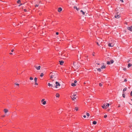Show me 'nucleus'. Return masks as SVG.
Listing matches in <instances>:
<instances>
[{"mask_svg": "<svg viewBox=\"0 0 132 132\" xmlns=\"http://www.w3.org/2000/svg\"><path fill=\"white\" fill-rule=\"evenodd\" d=\"M50 79L52 81L55 80L57 78V73L55 72H51L50 73Z\"/></svg>", "mask_w": 132, "mask_h": 132, "instance_id": "nucleus-1", "label": "nucleus"}, {"mask_svg": "<svg viewBox=\"0 0 132 132\" xmlns=\"http://www.w3.org/2000/svg\"><path fill=\"white\" fill-rule=\"evenodd\" d=\"M115 44L114 43V41L113 40H111L108 43V45L109 47H113L114 46Z\"/></svg>", "mask_w": 132, "mask_h": 132, "instance_id": "nucleus-2", "label": "nucleus"}, {"mask_svg": "<svg viewBox=\"0 0 132 132\" xmlns=\"http://www.w3.org/2000/svg\"><path fill=\"white\" fill-rule=\"evenodd\" d=\"M73 65L74 67L76 69H78L80 67L79 65L77 63H75V62H73Z\"/></svg>", "mask_w": 132, "mask_h": 132, "instance_id": "nucleus-3", "label": "nucleus"}, {"mask_svg": "<svg viewBox=\"0 0 132 132\" xmlns=\"http://www.w3.org/2000/svg\"><path fill=\"white\" fill-rule=\"evenodd\" d=\"M106 104H104L102 106V108L104 109H106L109 106V103H106Z\"/></svg>", "mask_w": 132, "mask_h": 132, "instance_id": "nucleus-4", "label": "nucleus"}, {"mask_svg": "<svg viewBox=\"0 0 132 132\" xmlns=\"http://www.w3.org/2000/svg\"><path fill=\"white\" fill-rule=\"evenodd\" d=\"M61 85L58 82L56 81L55 82V85H54V87L56 88H59V87Z\"/></svg>", "mask_w": 132, "mask_h": 132, "instance_id": "nucleus-5", "label": "nucleus"}, {"mask_svg": "<svg viewBox=\"0 0 132 132\" xmlns=\"http://www.w3.org/2000/svg\"><path fill=\"white\" fill-rule=\"evenodd\" d=\"M76 94H74L71 96L70 97L73 100L75 101L76 99V97H76Z\"/></svg>", "mask_w": 132, "mask_h": 132, "instance_id": "nucleus-6", "label": "nucleus"}, {"mask_svg": "<svg viewBox=\"0 0 132 132\" xmlns=\"http://www.w3.org/2000/svg\"><path fill=\"white\" fill-rule=\"evenodd\" d=\"M34 67L37 70H39L41 68V67L40 65L38 66L37 65H35L34 66Z\"/></svg>", "mask_w": 132, "mask_h": 132, "instance_id": "nucleus-7", "label": "nucleus"}, {"mask_svg": "<svg viewBox=\"0 0 132 132\" xmlns=\"http://www.w3.org/2000/svg\"><path fill=\"white\" fill-rule=\"evenodd\" d=\"M117 10L119 11V12H121L123 10V8L121 7L117 8Z\"/></svg>", "mask_w": 132, "mask_h": 132, "instance_id": "nucleus-8", "label": "nucleus"}, {"mask_svg": "<svg viewBox=\"0 0 132 132\" xmlns=\"http://www.w3.org/2000/svg\"><path fill=\"white\" fill-rule=\"evenodd\" d=\"M45 99H42L41 100V102L43 103V105H45L46 103V101H44Z\"/></svg>", "mask_w": 132, "mask_h": 132, "instance_id": "nucleus-9", "label": "nucleus"}, {"mask_svg": "<svg viewBox=\"0 0 132 132\" xmlns=\"http://www.w3.org/2000/svg\"><path fill=\"white\" fill-rule=\"evenodd\" d=\"M127 28L130 31H132V26H131L130 27H127Z\"/></svg>", "mask_w": 132, "mask_h": 132, "instance_id": "nucleus-10", "label": "nucleus"}, {"mask_svg": "<svg viewBox=\"0 0 132 132\" xmlns=\"http://www.w3.org/2000/svg\"><path fill=\"white\" fill-rule=\"evenodd\" d=\"M120 17V15H115V18L117 19H118Z\"/></svg>", "mask_w": 132, "mask_h": 132, "instance_id": "nucleus-11", "label": "nucleus"}, {"mask_svg": "<svg viewBox=\"0 0 132 132\" xmlns=\"http://www.w3.org/2000/svg\"><path fill=\"white\" fill-rule=\"evenodd\" d=\"M59 62H60V64L61 65H63L64 63V61H59Z\"/></svg>", "mask_w": 132, "mask_h": 132, "instance_id": "nucleus-12", "label": "nucleus"}, {"mask_svg": "<svg viewBox=\"0 0 132 132\" xmlns=\"http://www.w3.org/2000/svg\"><path fill=\"white\" fill-rule=\"evenodd\" d=\"M48 85L50 87L51 86L52 87H54V85L52 84H51L50 83H48Z\"/></svg>", "mask_w": 132, "mask_h": 132, "instance_id": "nucleus-13", "label": "nucleus"}, {"mask_svg": "<svg viewBox=\"0 0 132 132\" xmlns=\"http://www.w3.org/2000/svg\"><path fill=\"white\" fill-rule=\"evenodd\" d=\"M62 8L61 7H59L58 9V11L59 12H60L61 11H62Z\"/></svg>", "mask_w": 132, "mask_h": 132, "instance_id": "nucleus-14", "label": "nucleus"}, {"mask_svg": "<svg viewBox=\"0 0 132 132\" xmlns=\"http://www.w3.org/2000/svg\"><path fill=\"white\" fill-rule=\"evenodd\" d=\"M4 112L6 113L8 112V110L7 109H4Z\"/></svg>", "mask_w": 132, "mask_h": 132, "instance_id": "nucleus-15", "label": "nucleus"}, {"mask_svg": "<svg viewBox=\"0 0 132 132\" xmlns=\"http://www.w3.org/2000/svg\"><path fill=\"white\" fill-rule=\"evenodd\" d=\"M98 41H99V43H100L101 45H102V42L101 40V39H100L98 40Z\"/></svg>", "mask_w": 132, "mask_h": 132, "instance_id": "nucleus-16", "label": "nucleus"}, {"mask_svg": "<svg viewBox=\"0 0 132 132\" xmlns=\"http://www.w3.org/2000/svg\"><path fill=\"white\" fill-rule=\"evenodd\" d=\"M80 12H81L82 13V14L83 15H84L85 14V12H84L82 11V10H81L80 11Z\"/></svg>", "mask_w": 132, "mask_h": 132, "instance_id": "nucleus-17", "label": "nucleus"}, {"mask_svg": "<svg viewBox=\"0 0 132 132\" xmlns=\"http://www.w3.org/2000/svg\"><path fill=\"white\" fill-rule=\"evenodd\" d=\"M74 8L75 9H76V10L78 11L79 10V8H77V7L76 6H74Z\"/></svg>", "mask_w": 132, "mask_h": 132, "instance_id": "nucleus-18", "label": "nucleus"}, {"mask_svg": "<svg viewBox=\"0 0 132 132\" xmlns=\"http://www.w3.org/2000/svg\"><path fill=\"white\" fill-rule=\"evenodd\" d=\"M132 65V64H131V63H129L128 64V68L131 67Z\"/></svg>", "mask_w": 132, "mask_h": 132, "instance_id": "nucleus-19", "label": "nucleus"}, {"mask_svg": "<svg viewBox=\"0 0 132 132\" xmlns=\"http://www.w3.org/2000/svg\"><path fill=\"white\" fill-rule=\"evenodd\" d=\"M56 97H59L60 96V95L58 93H57L56 95Z\"/></svg>", "mask_w": 132, "mask_h": 132, "instance_id": "nucleus-20", "label": "nucleus"}, {"mask_svg": "<svg viewBox=\"0 0 132 132\" xmlns=\"http://www.w3.org/2000/svg\"><path fill=\"white\" fill-rule=\"evenodd\" d=\"M71 85L72 86H75L76 85H75V83H72L71 84Z\"/></svg>", "mask_w": 132, "mask_h": 132, "instance_id": "nucleus-21", "label": "nucleus"}, {"mask_svg": "<svg viewBox=\"0 0 132 132\" xmlns=\"http://www.w3.org/2000/svg\"><path fill=\"white\" fill-rule=\"evenodd\" d=\"M93 124L95 125L97 123V122L95 121H94L93 122Z\"/></svg>", "mask_w": 132, "mask_h": 132, "instance_id": "nucleus-22", "label": "nucleus"}, {"mask_svg": "<svg viewBox=\"0 0 132 132\" xmlns=\"http://www.w3.org/2000/svg\"><path fill=\"white\" fill-rule=\"evenodd\" d=\"M34 81L35 82H37V78L36 77H35L34 78Z\"/></svg>", "mask_w": 132, "mask_h": 132, "instance_id": "nucleus-23", "label": "nucleus"}, {"mask_svg": "<svg viewBox=\"0 0 132 132\" xmlns=\"http://www.w3.org/2000/svg\"><path fill=\"white\" fill-rule=\"evenodd\" d=\"M75 109L76 111H77L78 110V108L77 107H76L75 108Z\"/></svg>", "mask_w": 132, "mask_h": 132, "instance_id": "nucleus-24", "label": "nucleus"}, {"mask_svg": "<svg viewBox=\"0 0 132 132\" xmlns=\"http://www.w3.org/2000/svg\"><path fill=\"white\" fill-rule=\"evenodd\" d=\"M106 63L108 64H110V61H108Z\"/></svg>", "mask_w": 132, "mask_h": 132, "instance_id": "nucleus-25", "label": "nucleus"}, {"mask_svg": "<svg viewBox=\"0 0 132 132\" xmlns=\"http://www.w3.org/2000/svg\"><path fill=\"white\" fill-rule=\"evenodd\" d=\"M43 76H44V74L43 73H42L40 75V77H42Z\"/></svg>", "mask_w": 132, "mask_h": 132, "instance_id": "nucleus-26", "label": "nucleus"}, {"mask_svg": "<svg viewBox=\"0 0 132 132\" xmlns=\"http://www.w3.org/2000/svg\"><path fill=\"white\" fill-rule=\"evenodd\" d=\"M102 65H103V66H102L101 67V68L103 69V68H103V67H104V63H102Z\"/></svg>", "mask_w": 132, "mask_h": 132, "instance_id": "nucleus-27", "label": "nucleus"}, {"mask_svg": "<svg viewBox=\"0 0 132 132\" xmlns=\"http://www.w3.org/2000/svg\"><path fill=\"white\" fill-rule=\"evenodd\" d=\"M97 70L99 72L101 71V69L100 68H98L97 69Z\"/></svg>", "mask_w": 132, "mask_h": 132, "instance_id": "nucleus-28", "label": "nucleus"}, {"mask_svg": "<svg viewBox=\"0 0 132 132\" xmlns=\"http://www.w3.org/2000/svg\"><path fill=\"white\" fill-rule=\"evenodd\" d=\"M110 62H111V64H112V63H113V62H114V61H113V60H111Z\"/></svg>", "mask_w": 132, "mask_h": 132, "instance_id": "nucleus-29", "label": "nucleus"}, {"mask_svg": "<svg viewBox=\"0 0 132 132\" xmlns=\"http://www.w3.org/2000/svg\"><path fill=\"white\" fill-rule=\"evenodd\" d=\"M30 80H33V78L31 77H30Z\"/></svg>", "mask_w": 132, "mask_h": 132, "instance_id": "nucleus-30", "label": "nucleus"}, {"mask_svg": "<svg viewBox=\"0 0 132 132\" xmlns=\"http://www.w3.org/2000/svg\"><path fill=\"white\" fill-rule=\"evenodd\" d=\"M126 90H127V88H125L123 89V92H125V91H126Z\"/></svg>", "mask_w": 132, "mask_h": 132, "instance_id": "nucleus-31", "label": "nucleus"}, {"mask_svg": "<svg viewBox=\"0 0 132 132\" xmlns=\"http://www.w3.org/2000/svg\"><path fill=\"white\" fill-rule=\"evenodd\" d=\"M21 2V1L20 0H18L17 1V3H20Z\"/></svg>", "mask_w": 132, "mask_h": 132, "instance_id": "nucleus-32", "label": "nucleus"}, {"mask_svg": "<svg viewBox=\"0 0 132 132\" xmlns=\"http://www.w3.org/2000/svg\"><path fill=\"white\" fill-rule=\"evenodd\" d=\"M86 115L87 116H89L90 115L88 113H87Z\"/></svg>", "mask_w": 132, "mask_h": 132, "instance_id": "nucleus-33", "label": "nucleus"}, {"mask_svg": "<svg viewBox=\"0 0 132 132\" xmlns=\"http://www.w3.org/2000/svg\"><path fill=\"white\" fill-rule=\"evenodd\" d=\"M122 96L124 97V98H125V94H122Z\"/></svg>", "mask_w": 132, "mask_h": 132, "instance_id": "nucleus-34", "label": "nucleus"}, {"mask_svg": "<svg viewBox=\"0 0 132 132\" xmlns=\"http://www.w3.org/2000/svg\"><path fill=\"white\" fill-rule=\"evenodd\" d=\"M39 4H36L35 5V7H38L39 6Z\"/></svg>", "mask_w": 132, "mask_h": 132, "instance_id": "nucleus-35", "label": "nucleus"}, {"mask_svg": "<svg viewBox=\"0 0 132 132\" xmlns=\"http://www.w3.org/2000/svg\"><path fill=\"white\" fill-rule=\"evenodd\" d=\"M96 44H97L98 46H100V45L99 44V43H98V42H96Z\"/></svg>", "mask_w": 132, "mask_h": 132, "instance_id": "nucleus-36", "label": "nucleus"}, {"mask_svg": "<svg viewBox=\"0 0 132 132\" xmlns=\"http://www.w3.org/2000/svg\"><path fill=\"white\" fill-rule=\"evenodd\" d=\"M15 84L16 85H17V86H19V84L18 83H15Z\"/></svg>", "mask_w": 132, "mask_h": 132, "instance_id": "nucleus-37", "label": "nucleus"}, {"mask_svg": "<svg viewBox=\"0 0 132 132\" xmlns=\"http://www.w3.org/2000/svg\"><path fill=\"white\" fill-rule=\"evenodd\" d=\"M99 86H101L102 85V84L101 83H100L99 84Z\"/></svg>", "mask_w": 132, "mask_h": 132, "instance_id": "nucleus-38", "label": "nucleus"}, {"mask_svg": "<svg viewBox=\"0 0 132 132\" xmlns=\"http://www.w3.org/2000/svg\"><path fill=\"white\" fill-rule=\"evenodd\" d=\"M107 117V115L106 114H105L104 116V117L105 118H106Z\"/></svg>", "mask_w": 132, "mask_h": 132, "instance_id": "nucleus-39", "label": "nucleus"}, {"mask_svg": "<svg viewBox=\"0 0 132 132\" xmlns=\"http://www.w3.org/2000/svg\"><path fill=\"white\" fill-rule=\"evenodd\" d=\"M127 81V80L126 79H125L124 80V82H126Z\"/></svg>", "mask_w": 132, "mask_h": 132, "instance_id": "nucleus-40", "label": "nucleus"}, {"mask_svg": "<svg viewBox=\"0 0 132 132\" xmlns=\"http://www.w3.org/2000/svg\"><path fill=\"white\" fill-rule=\"evenodd\" d=\"M123 70L124 71L126 70V68H124L123 69Z\"/></svg>", "mask_w": 132, "mask_h": 132, "instance_id": "nucleus-41", "label": "nucleus"}, {"mask_svg": "<svg viewBox=\"0 0 132 132\" xmlns=\"http://www.w3.org/2000/svg\"><path fill=\"white\" fill-rule=\"evenodd\" d=\"M35 84L36 85H38V84L37 83V82H35Z\"/></svg>", "mask_w": 132, "mask_h": 132, "instance_id": "nucleus-42", "label": "nucleus"}, {"mask_svg": "<svg viewBox=\"0 0 132 132\" xmlns=\"http://www.w3.org/2000/svg\"><path fill=\"white\" fill-rule=\"evenodd\" d=\"M77 82V80H75L74 81V83H76Z\"/></svg>", "mask_w": 132, "mask_h": 132, "instance_id": "nucleus-43", "label": "nucleus"}, {"mask_svg": "<svg viewBox=\"0 0 132 132\" xmlns=\"http://www.w3.org/2000/svg\"><path fill=\"white\" fill-rule=\"evenodd\" d=\"M56 35H57L59 34V33L58 32H56Z\"/></svg>", "mask_w": 132, "mask_h": 132, "instance_id": "nucleus-44", "label": "nucleus"}, {"mask_svg": "<svg viewBox=\"0 0 132 132\" xmlns=\"http://www.w3.org/2000/svg\"><path fill=\"white\" fill-rule=\"evenodd\" d=\"M130 95L132 96V91L130 93Z\"/></svg>", "mask_w": 132, "mask_h": 132, "instance_id": "nucleus-45", "label": "nucleus"}, {"mask_svg": "<svg viewBox=\"0 0 132 132\" xmlns=\"http://www.w3.org/2000/svg\"><path fill=\"white\" fill-rule=\"evenodd\" d=\"M83 117L84 118H86V115H84L83 116Z\"/></svg>", "mask_w": 132, "mask_h": 132, "instance_id": "nucleus-46", "label": "nucleus"}, {"mask_svg": "<svg viewBox=\"0 0 132 132\" xmlns=\"http://www.w3.org/2000/svg\"><path fill=\"white\" fill-rule=\"evenodd\" d=\"M120 1L121 2H123V0H120Z\"/></svg>", "mask_w": 132, "mask_h": 132, "instance_id": "nucleus-47", "label": "nucleus"}, {"mask_svg": "<svg viewBox=\"0 0 132 132\" xmlns=\"http://www.w3.org/2000/svg\"><path fill=\"white\" fill-rule=\"evenodd\" d=\"M22 5V4H20L19 5V6H20L21 5Z\"/></svg>", "mask_w": 132, "mask_h": 132, "instance_id": "nucleus-48", "label": "nucleus"}, {"mask_svg": "<svg viewBox=\"0 0 132 132\" xmlns=\"http://www.w3.org/2000/svg\"><path fill=\"white\" fill-rule=\"evenodd\" d=\"M24 11L25 12H26L27 11V10L26 9H24Z\"/></svg>", "mask_w": 132, "mask_h": 132, "instance_id": "nucleus-49", "label": "nucleus"}, {"mask_svg": "<svg viewBox=\"0 0 132 132\" xmlns=\"http://www.w3.org/2000/svg\"><path fill=\"white\" fill-rule=\"evenodd\" d=\"M110 110V109H108L107 110V111H109Z\"/></svg>", "mask_w": 132, "mask_h": 132, "instance_id": "nucleus-50", "label": "nucleus"}, {"mask_svg": "<svg viewBox=\"0 0 132 132\" xmlns=\"http://www.w3.org/2000/svg\"><path fill=\"white\" fill-rule=\"evenodd\" d=\"M13 51H14V50H11V52H13Z\"/></svg>", "mask_w": 132, "mask_h": 132, "instance_id": "nucleus-51", "label": "nucleus"}, {"mask_svg": "<svg viewBox=\"0 0 132 132\" xmlns=\"http://www.w3.org/2000/svg\"><path fill=\"white\" fill-rule=\"evenodd\" d=\"M10 55H12V53H10Z\"/></svg>", "mask_w": 132, "mask_h": 132, "instance_id": "nucleus-52", "label": "nucleus"}, {"mask_svg": "<svg viewBox=\"0 0 132 132\" xmlns=\"http://www.w3.org/2000/svg\"><path fill=\"white\" fill-rule=\"evenodd\" d=\"M103 68H106L105 66H104Z\"/></svg>", "mask_w": 132, "mask_h": 132, "instance_id": "nucleus-53", "label": "nucleus"}, {"mask_svg": "<svg viewBox=\"0 0 132 132\" xmlns=\"http://www.w3.org/2000/svg\"><path fill=\"white\" fill-rule=\"evenodd\" d=\"M96 64H97L98 65H99L100 64L98 63H97Z\"/></svg>", "mask_w": 132, "mask_h": 132, "instance_id": "nucleus-54", "label": "nucleus"}, {"mask_svg": "<svg viewBox=\"0 0 132 132\" xmlns=\"http://www.w3.org/2000/svg\"><path fill=\"white\" fill-rule=\"evenodd\" d=\"M5 117V116L4 115L2 116V117Z\"/></svg>", "mask_w": 132, "mask_h": 132, "instance_id": "nucleus-55", "label": "nucleus"}, {"mask_svg": "<svg viewBox=\"0 0 132 132\" xmlns=\"http://www.w3.org/2000/svg\"><path fill=\"white\" fill-rule=\"evenodd\" d=\"M57 38L58 39H59V37H57Z\"/></svg>", "mask_w": 132, "mask_h": 132, "instance_id": "nucleus-56", "label": "nucleus"}, {"mask_svg": "<svg viewBox=\"0 0 132 132\" xmlns=\"http://www.w3.org/2000/svg\"><path fill=\"white\" fill-rule=\"evenodd\" d=\"M120 107V105H119V106H118V107H119V108Z\"/></svg>", "mask_w": 132, "mask_h": 132, "instance_id": "nucleus-57", "label": "nucleus"}, {"mask_svg": "<svg viewBox=\"0 0 132 132\" xmlns=\"http://www.w3.org/2000/svg\"><path fill=\"white\" fill-rule=\"evenodd\" d=\"M63 54V53H61V55H62V54Z\"/></svg>", "mask_w": 132, "mask_h": 132, "instance_id": "nucleus-58", "label": "nucleus"}, {"mask_svg": "<svg viewBox=\"0 0 132 132\" xmlns=\"http://www.w3.org/2000/svg\"><path fill=\"white\" fill-rule=\"evenodd\" d=\"M93 56H94V54H93Z\"/></svg>", "mask_w": 132, "mask_h": 132, "instance_id": "nucleus-59", "label": "nucleus"}, {"mask_svg": "<svg viewBox=\"0 0 132 132\" xmlns=\"http://www.w3.org/2000/svg\"><path fill=\"white\" fill-rule=\"evenodd\" d=\"M131 100L132 101V99H131Z\"/></svg>", "mask_w": 132, "mask_h": 132, "instance_id": "nucleus-60", "label": "nucleus"}, {"mask_svg": "<svg viewBox=\"0 0 132 132\" xmlns=\"http://www.w3.org/2000/svg\"><path fill=\"white\" fill-rule=\"evenodd\" d=\"M40 1L39 2V3H40Z\"/></svg>", "mask_w": 132, "mask_h": 132, "instance_id": "nucleus-61", "label": "nucleus"}]
</instances>
